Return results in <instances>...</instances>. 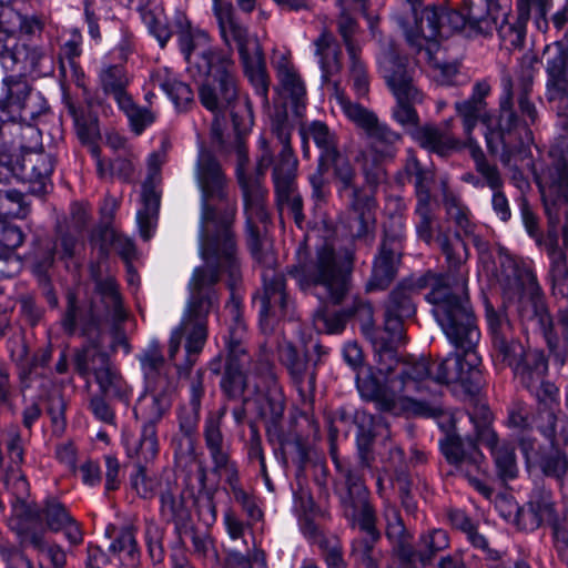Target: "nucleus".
Masks as SVG:
<instances>
[{
	"label": "nucleus",
	"instance_id": "1",
	"mask_svg": "<svg viewBox=\"0 0 568 568\" xmlns=\"http://www.w3.org/2000/svg\"><path fill=\"white\" fill-rule=\"evenodd\" d=\"M195 180L200 190L199 254L204 264L193 270L189 282V300L180 324L171 332L169 357L178 354L185 338V367L178 366L179 375L186 373L196 362L207 338V316L219 301L215 285L225 278L234 291L241 281V258L233 231L236 200L229 195V182L215 156L201 149L195 165ZM225 308L234 324L226 341L227 363L243 368L246 348L243 345L245 324L241 320V300L231 293Z\"/></svg>",
	"mask_w": 568,
	"mask_h": 568
},
{
	"label": "nucleus",
	"instance_id": "2",
	"mask_svg": "<svg viewBox=\"0 0 568 568\" xmlns=\"http://www.w3.org/2000/svg\"><path fill=\"white\" fill-rule=\"evenodd\" d=\"M424 285L429 286L425 298L433 306L432 313L436 322L449 343L463 354L450 353L432 366L423 357L406 361L387 385H381L375 379L361 378L358 385L365 396L382 398L388 404L407 400L415 414L429 417L440 414V406L436 399L426 402L416 396L424 393L435 396L432 385L459 384L469 394L479 389L480 357L476 353V346L480 332L463 275H430L425 278Z\"/></svg>",
	"mask_w": 568,
	"mask_h": 568
},
{
	"label": "nucleus",
	"instance_id": "3",
	"mask_svg": "<svg viewBox=\"0 0 568 568\" xmlns=\"http://www.w3.org/2000/svg\"><path fill=\"white\" fill-rule=\"evenodd\" d=\"M194 78H206L200 88L201 103L214 113L230 110L234 129L237 133L230 152L236 156V178L243 193L244 213L246 216L247 245L253 254L261 246V236L257 223L265 224L268 214L265 209V191L257 179L246 174L248 155L242 134L253 125V112L248 99H241L237 94L235 63L230 55L223 52H203L195 63Z\"/></svg>",
	"mask_w": 568,
	"mask_h": 568
},
{
	"label": "nucleus",
	"instance_id": "4",
	"mask_svg": "<svg viewBox=\"0 0 568 568\" xmlns=\"http://www.w3.org/2000/svg\"><path fill=\"white\" fill-rule=\"evenodd\" d=\"M467 16L445 7H427L414 19V24H402L408 47L415 53L425 52L427 59L439 49V41L465 32L490 33L497 27L500 4L497 0H465Z\"/></svg>",
	"mask_w": 568,
	"mask_h": 568
},
{
	"label": "nucleus",
	"instance_id": "5",
	"mask_svg": "<svg viewBox=\"0 0 568 568\" xmlns=\"http://www.w3.org/2000/svg\"><path fill=\"white\" fill-rule=\"evenodd\" d=\"M377 70L396 99L393 119L409 132L424 149L445 155L457 148V140L449 133L433 125L419 126L415 104L422 102L423 94L416 87L413 70L406 59L393 47H385L377 55Z\"/></svg>",
	"mask_w": 568,
	"mask_h": 568
},
{
	"label": "nucleus",
	"instance_id": "6",
	"mask_svg": "<svg viewBox=\"0 0 568 568\" xmlns=\"http://www.w3.org/2000/svg\"><path fill=\"white\" fill-rule=\"evenodd\" d=\"M414 286H407L406 284L398 285L389 295L385 304V320H384V332L377 334L373 328L365 327L364 332L367 337L371 338L377 357V375L366 374L362 371L363 353L361 347L356 343H347L343 348V356L345 362L356 373V385H358V378L361 379H375L381 385H387L390 379L396 376H390L394 371L402 368V363L397 358L396 346L404 341V320L415 314V305L412 302V292ZM361 390V389H358ZM363 397L365 395L359 392ZM368 399L381 400L387 408L393 407L395 404H388L385 399L368 397Z\"/></svg>",
	"mask_w": 568,
	"mask_h": 568
},
{
	"label": "nucleus",
	"instance_id": "7",
	"mask_svg": "<svg viewBox=\"0 0 568 568\" xmlns=\"http://www.w3.org/2000/svg\"><path fill=\"white\" fill-rule=\"evenodd\" d=\"M333 98L343 113L367 136L365 145L358 148L354 161L358 164L368 189H377L387 179L385 164L393 161L403 142L402 135L363 105L352 102L346 93L334 85Z\"/></svg>",
	"mask_w": 568,
	"mask_h": 568
},
{
	"label": "nucleus",
	"instance_id": "8",
	"mask_svg": "<svg viewBox=\"0 0 568 568\" xmlns=\"http://www.w3.org/2000/svg\"><path fill=\"white\" fill-rule=\"evenodd\" d=\"M339 474L335 490L339 498L345 517L358 525L362 536L352 544V557L364 568H379L382 551L377 548L379 531L376 529V515L368 500V490L362 474L352 465L343 463L333 455Z\"/></svg>",
	"mask_w": 568,
	"mask_h": 568
},
{
	"label": "nucleus",
	"instance_id": "9",
	"mask_svg": "<svg viewBox=\"0 0 568 568\" xmlns=\"http://www.w3.org/2000/svg\"><path fill=\"white\" fill-rule=\"evenodd\" d=\"M239 365L226 364L221 387L230 398H242L267 423L276 426L285 409L282 388L277 384L268 357L263 356L248 375Z\"/></svg>",
	"mask_w": 568,
	"mask_h": 568
},
{
	"label": "nucleus",
	"instance_id": "10",
	"mask_svg": "<svg viewBox=\"0 0 568 568\" xmlns=\"http://www.w3.org/2000/svg\"><path fill=\"white\" fill-rule=\"evenodd\" d=\"M353 255L337 256L333 247L324 245L314 258L294 266L290 274L300 287L320 301L339 304L349 288Z\"/></svg>",
	"mask_w": 568,
	"mask_h": 568
},
{
	"label": "nucleus",
	"instance_id": "11",
	"mask_svg": "<svg viewBox=\"0 0 568 568\" xmlns=\"http://www.w3.org/2000/svg\"><path fill=\"white\" fill-rule=\"evenodd\" d=\"M486 318L491 334L494 361L511 367L526 388L541 385L548 371L544 353L537 349L526 351L515 338L510 322L490 305H486Z\"/></svg>",
	"mask_w": 568,
	"mask_h": 568
},
{
	"label": "nucleus",
	"instance_id": "12",
	"mask_svg": "<svg viewBox=\"0 0 568 568\" xmlns=\"http://www.w3.org/2000/svg\"><path fill=\"white\" fill-rule=\"evenodd\" d=\"M140 364L149 392L134 406V416L141 426L156 427L172 406L173 383L168 376L159 341L152 339L140 356Z\"/></svg>",
	"mask_w": 568,
	"mask_h": 568
},
{
	"label": "nucleus",
	"instance_id": "13",
	"mask_svg": "<svg viewBox=\"0 0 568 568\" xmlns=\"http://www.w3.org/2000/svg\"><path fill=\"white\" fill-rule=\"evenodd\" d=\"M271 132L282 145V150L273 168V182L277 203L281 209L286 206L296 221L302 216V199L295 189L298 161L291 148L294 124L286 109H278L271 116Z\"/></svg>",
	"mask_w": 568,
	"mask_h": 568
},
{
	"label": "nucleus",
	"instance_id": "14",
	"mask_svg": "<svg viewBox=\"0 0 568 568\" xmlns=\"http://www.w3.org/2000/svg\"><path fill=\"white\" fill-rule=\"evenodd\" d=\"M326 160L329 166L334 168V174L341 183L339 192L352 191L349 202L351 216L347 222L349 235L353 239L372 242L376 226L377 202L374 195L376 189L366 191L354 184L356 178L355 170L348 159L342 156L338 150L334 159Z\"/></svg>",
	"mask_w": 568,
	"mask_h": 568
},
{
	"label": "nucleus",
	"instance_id": "15",
	"mask_svg": "<svg viewBox=\"0 0 568 568\" xmlns=\"http://www.w3.org/2000/svg\"><path fill=\"white\" fill-rule=\"evenodd\" d=\"M417 180H420V173L416 174ZM417 204L415 209V214L417 216L416 222V231L423 241L429 244L432 241H436L440 246L443 253L446 256V261L448 263L449 270H456L457 273L453 274L452 272H447L444 275L450 276H459L463 275L467 280L466 272L462 268L463 263L467 260L468 252L466 244L460 239L458 233H455L450 239L449 235L438 229L437 234L434 233V214L430 207V194L428 190L424 189L420 181H418L417 185ZM432 274H426L420 277L416 283V288H429V286L424 285L425 278L430 276ZM435 276H439L440 274H434Z\"/></svg>",
	"mask_w": 568,
	"mask_h": 568
},
{
	"label": "nucleus",
	"instance_id": "16",
	"mask_svg": "<svg viewBox=\"0 0 568 568\" xmlns=\"http://www.w3.org/2000/svg\"><path fill=\"white\" fill-rule=\"evenodd\" d=\"M507 294L510 298H518V312L521 321L547 335L551 329L552 321L537 277L530 267L525 264L514 267V283Z\"/></svg>",
	"mask_w": 568,
	"mask_h": 568
},
{
	"label": "nucleus",
	"instance_id": "17",
	"mask_svg": "<svg viewBox=\"0 0 568 568\" xmlns=\"http://www.w3.org/2000/svg\"><path fill=\"white\" fill-rule=\"evenodd\" d=\"M440 449L457 474L465 477L485 498H491L494 490L481 478L487 470L484 455L470 437L448 435L440 440Z\"/></svg>",
	"mask_w": 568,
	"mask_h": 568
},
{
	"label": "nucleus",
	"instance_id": "18",
	"mask_svg": "<svg viewBox=\"0 0 568 568\" xmlns=\"http://www.w3.org/2000/svg\"><path fill=\"white\" fill-rule=\"evenodd\" d=\"M77 365L81 373L93 369L95 381L104 395L129 402L132 389L118 374L106 353L87 348L77 356Z\"/></svg>",
	"mask_w": 568,
	"mask_h": 568
},
{
	"label": "nucleus",
	"instance_id": "19",
	"mask_svg": "<svg viewBox=\"0 0 568 568\" xmlns=\"http://www.w3.org/2000/svg\"><path fill=\"white\" fill-rule=\"evenodd\" d=\"M166 162L164 150L154 151L146 159L148 175L142 185V207L136 213V222L141 236L149 240L155 225L159 207L160 194L155 185L161 181V169Z\"/></svg>",
	"mask_w": 568,
	"mask_h": 568
},
{
	"label": "nucleus",
	"instance_id": "20",
	"mask_svg": "<svg viewBox=\"0 0 568 568\" xmlns=\"http://www.w3.org/2000/svg\"><path fill=\"white\" fill-rule=\"evenodd\" d=\"M224 416L225 408L210 412L203 423L205 447L213 463V470L221 476L232 475L237 470L235 463L231 459L230 444L222 433Z\"/></svg>",
	"mask_w": 568,
	"mask_h": 568
},
{
	"label": "nucleus",
	"instance_id": "21",
	"mask_svg": "<svg viewBox=\"0 0 568 568\" xmlns=\"http://www.w3.org/2000/svg\"><path fill=\"white\" fill-rule=\"evenodd\" d=\"M6 448L10 466L6 469L3 483L12 495V507L18 510V507H27L26 503L29 496V484L20 470V465L23 463L24 445L18 429H11L8 433Z\"/></svg>",
	"mask_w": 568,
	"mask_h": 568
},
{
	"label": "nucleus",
	"instance_id": "22",
	"mask_svg": "<svg viewBox=\"0 0 568 568\" xmlns=\"http://www.w3.org/2000/svg\"><path fill=\"white\" fill-rule=\"evenodd\" d=\"M505 91L507 92V100L511 97L510 81L504 80ZM508 101L503 102L500 112L494 128L490 125L485 133L487 146L490 153L500 154V161L507 165L510 162V151L514 146L513 142L519 126V121L515 112L507 106Z\"/></svg>",
	"mask_w": 568,
	"mask_h": 568
},
{
	"label": "nucleus",
	"instance_id": "23",
	"mask_svg": "<svg viewBox=\"0 0 568 568\" xmlns=\"http://www.w3.org/2000/svg\"><path fill=\"white\" fill-rule=\"evenodd\" d=\"M557 417L554 408V400L549 404H541L536 416H531L529 407L521 403H514L508 413V425L521 433L536 427L549 442L554 444L556 437Z\"/></svg>",
	"mask_w": 568,
	"mask_h": 568
},
{
	"label": "nucleus",
	"instance_id": "24",
	"mask_svg": "<svg viewBox=\"0 0 568 568\" xmlns=\"http://www.w3.org/2000/svg\"><path fill=\"white\" fill-rule=\"evenodd\" d=\"M159 500L161 519L168 524H173L179 534L186 532L192 523V505L175 479L163 485Z\"/></svg>",
	"mask_w": 568,
	"mask_h": 568
},
{
	"label": "nucleus",
	"instance_id": "25",
	"mask_svg": "<svg viewBox=\"0 0 568 568\" xmlns=\"http://www.w3.org/2000/svg\"><path fill=\"white\" fill-rule=\"evenodd\" d=\"M24 515L28 518L38 517L43 519L51 531H63L64 537L71 545H80L83 541V532L80 524L57 498L45 499L40 511H32L27 507Z\"/></svg>",
	"mask_w": 568,
	"mask_h": 568
},
{
	"label": "nucleus",
	"instance_id": "26",
	"mask_svg": "<svg viewBox=\"0 0 568 568\" xmlns=\"http://www.w3.org/2000/svg\"><path fill=\"white\" fill-rule=\"evenodd\" d=\"M278 94L288 101L296 118H302L306 103V88L298 71L284 55L274 62Z\"/></svg>",
	"mask_w": 568,
	"mask_h": 568
},
{
	"label": "nucleus",
	"instance_id": "27",
	"mask_svg": "<svg viewBox=\"0 0 568 568\" xmlns=\"http://www.w3.org/2000/svg\"><path fill=\"white\" fill-rule=\"evenodd\" d=\"M490 418L487 408H483V426L475 425L479 440L491 452L495 459L497 473L500 478L514 479L517 476V464L514 448L506 442L500 443L496 433L486 424Z\"/></svg>",
	"mask_w": 568,
	"mask_h": 568
},
{
	"label": "nucleus",
	"instance_id": "28",
	"mask_svg": "<svg viewBox=\"0 0 568 568\" xmlns=\"http://www.w3.org/2000/svg\"><path fill=\"white\" fill-rule=\"evenodd\" d=\"M399 262V246L396 239H385L374 260L368 291L386 288L395 277Z\"/></svg>",
	"mask_w": 568,
	"mask_h": 568
},
{
	"label": "nucleus",
	"instance_id": "29",
	"mask_svg": "<svg viewBox=\"0 0 568 568\" xmlns=\"http://www.w3.org/2000/svg\"><path fill=\"white\" fill-rule=\"evenodd\" d=\"M213 13L216 18L221 37L226 45L235 43L237 48L251 44L247 30L236 17L235 10L229 0H213Z\"/></svg>",
	"mask_w": 568,
	"mask_h": 568
},
{
	"label": "nucleus",
	"instance_id": "30",
	"mask_svg": "<svg viewBox=\"0 0 568 568\" xmlns=\"http://www.w3.org/2000/svg\"><path fill=\"white\" fill-rule=\"evenodd\" d=\"M253 44L254 48L252 53L250 52V44L240 47L237 49L244 65L245 74L253 85L255 93L261 98L262 103L267 105L270 80L258 45L256 43Z\"/></svg>",
	"mask_w": 568,
	"mask_h": 568
},
{
	"label": "nucleus",
	"instance_id": "31",
	"mask_svg": "<svg viewBox=\"0 0 568 568\" xmlns=\"http://www.w3.org/2000/svg\"><path fill=\"white\" fill-rule=\"evenodd\" d=\"M547 97L550 101L560 99L568 90V52L560 48H547Z\"/></svg>",
	"mask_w": 568,
	"mask_h": 568
},
{
	"label": "nucleus",
	"instance_id": "32",
	"mask_svg": "<svg viewBox=\"0 0 568 568\" xmlns=\"http://www.w3.org/2000/svg\"><path fill=\"white\" fill-rule=\"evenodd\" d=\"M263 282L264 293L261 298L260 314L262 316H266L270 313L284 315L288 304L284 276L267 270L263 273Z\"/></svg>",
	"mask_w": 568,
	"mask_h": 568
},
{
	"label": "nucleus",
	"instance_id": "33",
	"mask_svg": "<svg viewBox=\"0 0 568 568\" xmlns=\"http://www.w3.org/2000/svg\"><path fill=\"white\" fill-rule=\"evenodd\" d=\"M152 82L159 87L174 103L176 109H186L194 101L189 84L180 81L169 68H159L152 73Z\"/></svg>",
	"mask_w": 568,
	"mask_h": 568
},
{
	"label": "nucleus",
	"instance_id": "34",
	"mask_svg": "<svg viewBox=\"0 0 568 568\" xmlns=\"http://www.w3.org/2000/svg\"><path fill=\"white\" fill-rule=\"evenodd\" d=\"M124 445L128 456L134 459L138 466L149 464L159 455L158 428L141 426L139 438L126 439Z\"/></svg>",
	"mask_w": 568,
	"mask_h": 568
},
{
	"label": "nucleus",
	"instance_id": "35",
	"mask_svg": "<svg viewBox=\"0 0 568 568\" xmlns=\"http://www.w3.org/2000/svg\"><path fill=\"white\" fill-rule=\"evenodd\" d=\"M316 55L318 57L320 68L322 70V78L327 81L331 75L337 73L341 68L339 49L334 40V37L324 31L315 40Z\"/></svg>",
	"mask_w": 568,
	"mask_h": 568
},
{
	"label": "nucleus",
	"instance_id": "36",
	"mask_svg": "<svg viewBox=\"0 0 568 568\" xmlns=\"http://www.w3.org/2000/svg\"><path fill=\"white\" fill-rule=\"evenodd\" d=\"M99 83L106 95L113 97L116 104L130 94L126 92L129 78L121 64L103 65L99 72Z\"/></svg>",
	"mask_w": 568,
	"mask_h": 568
},
{
	"label": "nucleus",
	"instance_id": "37",
	"mask_svg": "<svg viewBox=\"0 0 568 568\" xmlns=\"http://www.w3.org/2000/svg\"><path fill=\"white\" fill-rule=\"evenodd\" d=\"M200 408L190 406L187 408H181L179 412V428L182 434V438L179 439L175 454L180 456H193L194 454V435L197 430V424L200 419Z\"/></svg>",
	"mask_w": 568,
	"mask_h": 568
},
{
	"label": "nucleus",
	"instance_id": "38",
	"mask_svg": "<svg viewBox=\"0 0 568 568\" xmlns=\"http://www.w3.org/2000/svg\"><path fill=\"white\" fill-rule=\"evenodd\" d=\"M95 291L99 294L101 302L104 304L106 314L113 321H123L125 318V311L122 305V297L119 292V286L112 276L105 278H95Z\"/></svg>",
	"mask_w": 568,
	"mask_h": 568
},
{
	"label": "nucleus",
	"instance_id": "39",
	"mask_svg": "<svg viewBox=\"0 0 568 568\" xmlns=\"http://www.w3.org/2000/svg\"><path fill=\"white\" fill-rule=\"evenodd\" d=\"M443 203L448 219L466 235H473L475 224L471 221L470 210L463 202L460 196L447 187H444Z\"/></svg>",
	"mask_w": 568,
	"mask_h": 568
},
{
	"label": "nucleus",
	"instance_id": "40",
	"mask_svg": "<svg viewBox=\"0 0 568 568\" xmlns=\"http://www.w3.org/2000/svg\"><path fill=\"white\" fill-rule=\"evenodd\" d=\"M118 106L128 118L129 126L135 135H141L155 122V112L146 106L138 105L131 95L123 98Z\"/></svg>",
	"mask_w": 568,
	"mask_h": 568
},
{
	"label": "nucleus",
	"instance_id": "41",
	"mask_svg": "<svg viewBox=\"0 0 568 568\" xmlns=\"http://www.w3.org/2000/svg\"><path fill=\"white\" fill-rule=\"evenodd\" d=\"M348 74L352 89L358 99L366 98L369 92L371 78L366 63L361 58V49L348 45Z\"/></svg>",
	"mask_w": 568,
	"mask_h": 568
},
{
	"label": "nucleus",
	"instance_id": "42",
	"mask_svg": "<svg viewBox=\"0 0 568 568\" xmlns=\"http://www.w3.org/2000/svg\"><path fill=\"white\" fill-rule=\"evenodd\" d=\"M303 139L311 138L316 146L321 150L322 160L334 159L336 156L335 135L329 131L328 126L321 121H313L307 128L301 129Z\"/></svg>",
	"mask_w": 568,
	"mask_h": 568
},
{
	"label": "nucleus",
	"instance_id": "43",
	"mask_svg": "<svg viewBox=\"0 0 568 568\" xmlns=\"http://www.w3.org/2000/svg\"><path fill=\"white\" fill-rule=\"evenodd\" d=\"M173 480L169 474L150 476L144 466H138L136 473L131 476V486L140 497L146 499L160 496L163 485Z\"/></svg>",
	"mask_w": 568,
	"mask_h": 568
},
{
	"label": "nucleus",
	"instance_id": "44",
	"mask_svg": "<svg viewBox=\"0 0 568 568\" xmlns=\"http://www.w3.org/2000/svg\"><path fill=\"white\" fill-rule=\"evenodd\" d=\"M98 235L101 239L102 254H108L109 246H112L125 262H130L134 256L135 246L132 240L109 225L100 229Z\"/></svg>",
	"mask_w": 568,
	"mask_h": 568
},
{
	"label": "nucleus",
	"instance_id": "45",
	"mask_svg": "<svg viewBox=\"0 0 568 568\" xmlns=\"http://www.w3.org/2000/svg\"><path fill=\"white\" fill-rule=\"evenodd\" d=\"M550 154L555 159V166L550 172L551 183L568 187V133L556 139Z\"/></svg>",
	"mask_w": 568,
	"mask_h": 568
},
{
	"label": "nucleus",
	"instance_id": "46",
	"mask_svg": "<svg viewBox=\"0 0 568 568\" xmlns=\"http://www.w3.org/2000/svg\"><path fill=\"white\" fill-rule=\"evenodd\" d=\"M448 534L443 529H433L423 535L419 541L418 556L423 565H427L439 552L448 548Z\"/></svg>",
	"mask_w": 568,
	"mask_h": 568
},
{
	"label": "nucleus",
	"instance_id": "47",
	"mask_svg": "<svg viewBox=\"0 0 568 568\" xmlns=\"http://www.w3.org/2000/svg\"><path fill=\"white\" fill-rule=\"evenodd\" d=\"M22 168L26 172H29L31 180L44 185V181L53 172L54 161L51 154L44 152L31 153L23 158Z\"/></svg>",
	"mask_w": 568,
	"mask_h": 568
},
{
	"label": "nucleus",
	"instance_id": "48",
	"mask_svg": "<svg viewBox=\"0 0 568 568\" xmlns=\"http://www.w3.org/2000/svg\"><path fill=\"white\" fill-rule=\"evenodd\" d=\"M224 477L225 481L230 486L235 501L242 506L243 510L252 521H258L263 517V513L258 507L255 498L244 491L240 486L239 471L235 470L234 474H229Z\"/></svg>",
	"mask_w": 568,
	"mask_h": 568
},
{
	"label": "nucleus",
	"instance_id": "49",
	"mask_svg": "<svg viewBox=\"0 0 568 568\" xmlns=\"http://www.w3.org/2000/svg\"><path fill=\"white\" fill-rule=\"evenodd\" d=\"M205 34L197 33L194 34L193 30L179 34V44L181 52L184 55V59L187 63V70L191 74L196 72L195 63L200 60V57L203 52H219L217 50L211 49H200L199 41L204 39Z\"/></svg>",
	"mask_w": 568,
	"mask_h": 568
},
{
	"label": "nucleus",
	"instance_id": "50",
	"mask_svg": "<svg viewBox=\"0 0 568 568\" xmlns=\"http://www.w3.org/2000/svg\"><path fill=\"white\" fill-rule=\"evenodd\" d=\"M110 551L118 554L123 562L134 566L139 558L136 541L132 528L121 529L109 547Z\"/></svg>",
	"mask_w": 568,
	"mask_h": 568
},
{
	"label": "nucleus",
	"instance_id": "51",
	"mask_svg": "<svg viewBox=\"0 0 568 568\" xmlns=\"http://www.w3.org/2000/svg\"><path fill=\"white\" fill-rule=\"evenodd\" d=\"M554 445L555 443L551 444V447H554ZM538 465L544 475L555 477L559 481L566 480L568 483L567 456L557 448H552L550 453L541 456L538 460Z\"/></svg>",
	"mask_w": 568,
	"mask_h": 568
},
{
	"label": "nucleus",
	"instance_id": "52",
	"mask_svg": "<svg viewBox=\"0 0 568 568\" xmlns=\"http://www.w3.org/2000/svg\"><path fill=\"white\" fill-rule=\"evenodd\" d=\"M527 22L528 20H523L519 13H517L514 21L506 19L500 23L497 28L498 36L507 48L516 49L523 47L526 38Z\"/></svg>",
	"mask_w": 568,
	"mask_h": 568
},
{
	"label": "nucleus",
	"instance_id": "53",
	"mask_svg": "<svg viewBox=\"0 0 568 568\" xmlns=\"http://www.w3.org/2000/svg\"><path fill=\"white\" fill-rule=\"evenodd\" d=\"M81 43V34L74 31L71 33L70 39L62 45L60 51V69L63 73H65L67 68H69L74 75H78L79 65L77 59L82 53Z\"/></svg>",
	"mask_w": 568,
	"mask_h": 568
},
{
	"label": "nucleus",
	"instance_id": "54",
	"mask_svg": "<svg viewBox=\"0 0 568 568\" xmlns=\"http://www.w3.org/2000/svg\"><path fill=\"white\" fill-rule=\"evenodd\" d=\"M278 357L287 367L292 377L296 382H301L307 367L305 356L300 355L291 343L285 342L278 348Z\"/></svg>",
	"mask_w": 568,
	"mask_h": 568
},
{
	"label": "nucleus",
	"instance_id": "55",
	"mask_svg": "<svg viewBox=\"0 0 568 568\" xmlns=\"http://www.w3.org/2000/svg\"><path fill=\"white\" fill-rule=\"evenodd\" d=\"M313 324L317 332L337 334L345 327L346 315L339 312L328 313L326 310L318 308L314 314Z\"/></svg>",
	"mask_w": 568,
	"mask_h": 568
},
{
	"label": "nucleus",
	"instance_id": "56",
	"mask_svg": "<svg viewBox=\"0 0 568 568\" xmlns=\"http://www.w3.org/2000/svg\"><path fill=\"white\" fill-rule=\"evenodd\" d=\"M528 503L540 515L545 523L555 524V508L551 493L544 488L537 487L530 494Z\"/></svg>",
	"mask_w": 568,
	"mask_h": 568
},
{
	"label": "nucleus",
	"instance_id": "57",
	"mask_svg": "<svg viewBox=\"0 0 568 568\" xmlns=\"http://www.w3.org/2000/svg\"><path fill=\"white\" fill-rule=\"evenodd\" d=\"M77 246L78 237L75 235L70 233L62 234L42 262V267L51 266L54 262L55 255L61 260L72 258L75 254Z\"/></svg>",
	"mask_w": 568,
	"mask_h": 568
},
{
	"label": "nucleus",
	"instance_id": "58",
	"mask_svg": "<svg viewBox=\"0 0 568 568\" xmlns=\"http://www.w3.org/2000/svg\"><path fill=\"white\" fill-rule=\"evenodd\" d=\"M384 518L388 539L403 544L406 538V529L398 509L394 505L385 504Z\"/></svg>",
	"mask_w": 568,
	"mask_h": 568
},
{
	"label": "nucleus",
	"instance_id": "59",
	"mask_svg": "<svg viewBox=\"0 0 568 568\" xmlns=\"http://www.w3.org/2000/svg\"><path fill=\"white\" fill-rule=\"evenodd\" d=\"M552 6V0H517V13L523 20H528L534 11L536 14V23L540 27L545 22L546 16Z\"/></svg>",
	"mask_w": 568,
	"mask_h": 568
},
{
	"label": "nucleus",
	"instance_id": "60",
	"mask_svg": "<svg viewBox=\"0 0 568 568\" xmlns=\"http://www.w3.org/2000/svg\"><path fill=\"white\" fill-rule=\"evenodd\" d=\"M484 109L485 108H483L481 105H479L476 102L470 101V100H466L464 102L456 103L457 113L463 119L464 130H465V133L470 143H471V138H470L471 131L474 130V128L477 125L479 119L481 118Z\"/></svg>",
	"mask_w": 568,
	"mask_h": 568
},
{
	"label": "nucleus",
	"instance_id": "61",
	"mask_svg": "<svg viewBox=\"0 0 568 568\" xmlns=\"http://www.w3.org/2000/svg\"><path fill=\"white\" fill-rule=\"evenodd\" d=\"M341 7V13L338 17L337 26L339 34L342 36L346 51L348 52V45L354 49H361L354 41L353 36L357 31V22L353 17V13L343 4L342 0H338Z\"/></svg>",
	"mask_w": 568,
	"mask_h": 568
},
{
	"label": "nucleus",
	"instance_id": "62",
	"mask_svg": "<svg viewBox=\"0 0 568 568\" xmlns=\"http://www.w3.org/2000/svg\"><path fill=\"white\" fill-rule=\"evenodd\" d=\"M24 241L22 231L13 224H4L1 232V243L3 248H0V260H6L8 256L19 247Z\"/></svg>",
	"mask_w": 568,
	"mask_h": 568
},
{
	"label": "nucleus",
	"instance_id": "63",
	"mask_svg": "<svg viewBox=\"0 0 568 568\" xmlns=\"http://www.w3.org/2000/svg\"><path fill=\"white\" fill-rule=\"evenodd\" d=\"M550 278L552 284L554 294L562 297L568 296V268L566 261L562 257H558L551 264Z\"/></svg>",
	"mask_w": 568,
	"mask_h": 568
},
{
	"label": "nucleus",
	"instance_id": "64",
	"mask_svg": "<svg viewBox=\"0 0 568 568\" xmlns=\"http://www.w3.org/2000/svg\"><path fill=\"white\" fill-rule=\"evenodd\" d=\"M328 168L329 164L327 160H322V158H318V165L315 172L310 175L312 194L317 200H323L325 197L326 186L328 184V180L326 178Z\"/></svg>",
	"mask_w": 568,
	"mask_h": 568
}]
</instances>
